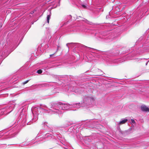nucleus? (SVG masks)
Wrapping results in <instances>:
<instances>
[{"label":"nucleus","instance_id":"f8f14e48","mask_svg":"<svg viewBox=\"0 0 149 149\" xmlns=\"http://www.w3.org/2000/svg\"><path fill=\"white\" fill-rule=\"evenodd\" d=\"M53 133V134H54V135H55V136H56L57 137V138L59 139L61 138L62 137V135H61V134H60L54 133Z\"/></svg>","mask_w":149,"mask_h":149},{"label":"nucleus","instance_id":"aec40b11","mask_svg":"<svg viewBox=\"0 0 149 149\" xmlns=\"http://www.w3.org/2000/svg\"><path fill=\"white\" fill-rule=\"evenodd\" d=\"M18 45H19V44H18ZM18 45H15L14 44V46L12 47V51H13L17 47V46Z\"/></svg>","mask_w":149,"mask_h":149},{"label":"nucleus","instance_id":"4468645a","mask_svg":"<svg viewBox=\"0 0 149 149\" xmlns=\"http://www.w3.org/2000/svg\"><path fill=\"white\" fill-rule=\"evenodd\" d=\"M68 90L70 91H72L74 92V87L72 86H70Z\"/></svg>","mask_w":149,"mask_h":149},{"label":"nucleus","instance_id":"bb28decb","mask_svg":"<svg viewBox=\"0 0 149 149\" xmlns=\"http://www.w3.org/2000/svg\"><path fill=\"white\" fill-rule=\"evenodd\" d=\"M131 120H132V122L133 123H135V121L134 120L132 119Z\"/></svg>","mask_w":149,"mask_h":149},{"label":"nucleus","instance_id":"ddd939ff","mask_svg":"<svg viewBox=\"0 0 149 149\" xmlns=\"http://www.w3.org/2000/svg\"><path fill=\"white\" fill-rule=\"evenodd\" d=\"M69 3L72 6H74V0H69Z\"/></svg>","mask_w":149,"mask_h":149},{"label":"nucleus","instance_id":"393cba45","mask_svg":"<svg viewBox=\"0 0 149 149\" xmlns=\"http://www.w3.org/2000/svg\"><path fill=\"white\" fill-rule=\"evenodd\" d=\"M76 56L78 58V59H79V58H80V56L79 54H77Z\"/></svg>","mask_w":149,"mask_h":149},{"label":"nucleus","instance_id":"f257e3e1","mask_svg":"<svg viewBox=\"0 0 149 149\" xmlns=\"http://www.w3.org/2000/svg\"><path fill=\"white\" fill-rule=\"evenodd\" d=\"M73 105L68 104H63L61 102L53 103L52 107L53 109H51L52 111L58 113H61V111L59 109L63 110H71V109L74 107Z\"/></svg>","mask_w":149,"mask_h":149},{"label":"nucleus","instance_id":"39448f33","mask_svg":"<svg viewBox=\"0 0 149 149\" xmlns=\"http://www.w3.org/2000/svg\"><path fill=\"white\" fill-rule=\"evenodd\" d=\"M23 110L24 109H22L21 110V112L20 113L19 116V118L20 120V121L22 123H24L26 121V113L24 112Z\"/></svg>","mask_w":149,"mask_h":149},{"label":"nucleus","instance_id":"72a5a7b5","mask_svg":"<svg viewBox=\"0 0 149 149\" xmlns=\"http://www.w3.org/2000/svg\"><path fill=\"white\" fill-rule=\"evenodd\" d=\"M46 124V123H44V125H45V124Z\"/></svg>","mask_w":149,"mask_h":149},{"label":"nucleus","instance_id":"a878e982","mask_svg":"<svg viewBox=\"0 0 149 149\" xmlns=\"http://www.w3.org/2000/svg\"><path fill=\"white\" fill-rule=\"evenodd\" d=\"M81 6L82 7H83V8H86V6L84 5H81Z\"/></svg>","mask_w":149,"mask_h":149},{"label":"nucleus","instance_id":"7c9ffc66","mask_svg":"<svg viewBox=\"0 0 149 149\" xmlns=\"http://www.w3.org/2000/svg\"><path fill=\"white\" fill-rule=\"evenodd\" d=\"M29 144H30V145L31 144V143H29ZM28 145V144H26V145Z\"/></svg>","mask_w":149,"mask_h":149},{"label":"nucleus","instance_id":"cd10ccee","mask_svg":"<svg viewBox=\"0 0 149 149\" xmlns=\"http://www.w3.org/2000/svg\"><path fill=\"white\" fill-rule=\"evenodd\" d=\"M31 123V121H30V122H28V123H27V125H29L30 124H31L30 123Z\"/></svg>","mask_w":149,"mask_h":149},{"label":"nucleus","instance_id":"c85d7f7f","mask_svg":"<svg viewBox=\"0 0 149 149\" xmlns=\"http://www.w3.org/2000/svg\"><path fill=\"white\" fill-rule=\"evenodd\" d=\"M17 134L15 133H14V134H13V136H15Z\"/></svg>","mask_w":149,"mask_h":149},{"label":"nucleus","instance_id":"9b49d317","mask_svg":"<svg viewBox=\"0 0 149 149\" xmlns=\"http://www.w3.org/2000/svg\"><path fill=\"white\" fill-rule=\"evenodd\" d=\"M73 124L72 122H66L65 123V124L63 126V127H66L70 125Z\"/></svg>","mask_w":149,"mask_h":149},{"label":"nucleus","instance_id":"473e14b6","mask_svg":"<svg viewBox=\"0 0 149 149\" xmlns=\"http://www.w3.org/2000/svg\"><path fill=\"white\" fill-rule=\"evenodd\" d=\"M17 42V41H15V43Z\"/></svg>","mask_w":149,"mask_h":149},{"label":"nucleus","instance_id":"c756f323","mask_svg":"<svg viewBox=\"0 0 149 149\" xmlns=\"http://www.w3.org/2000/svg\"><path fill=\"white\" fill-rule=\"evenodd\" d=\"M54 54H50V57H52V56Z\"/></svg>","mask_w":149,"mask_h":149},{"label":"nucleus","instance_id":"5701e85b","mask_svg":"<svg viewBox=\"0 0 149 149\" xmlns=\"http://www.w3.org/2000/svg\"><path fill=\"white\" fill-rule=\"evenodd\" d=\"M4 133H3V132L0 131V137H1V136H2L3 135Z\"/></svg>","mask_w":149,"mask_h":149},{"label":"nucleus","instance_id":"b1692460","mask_svg":"<svg viewBox=\"0 0 149 149\" xmlns=\"http://www.w3.org/2000/svg\"><path fill=\"white\" fill-rule=\"evenodd\" d=\"M72 17L71 15H69L68 16V19H70Z\"/></svg>","mask_w":149,"mask_h":149},{"label":"nucleus","instance_id":"1a4fd4ad","mask_svg":"<svg viewBox=\"0 0 149 149\" xmlns=\"http://www.w3.org/2000/svg\"><path fill=\"white\" fill-rule=\"evenodd\" d=\"M141 109L143 111H149V108L145 105L141 106Z\"/></svg>","mask_w":149,"mask_h":149},{"label":"nucleus","instance_id":"f704fd0d","mask_svg":"<svg viewBox=\"0 0 149 149\" xmlns=\"http://www.w3.org/2000/svg\"><path fill=\"white\" fill-rule=\"evenodd\" d=\"M11 47H12V45H11Z\"/></svg>","mask_w":149,"mask_h":149},{"label":"nucleus","instance_id":"412c9836","mask_svg":"<svg viewBox=\"0 0 149 149\" xmlns=\"http://www.w3.org/2000/svg\"><path fill=\"white\" fill-rule=\"evenodd\" d=\"M36 9H34L33 10L31 11L30 13L31 14H33V13H34L35 11H36Z\"/></svg>","mask_w":149,"mask_h":149},{"label":"nucleus","instance_id":"6e6552de","mask_svg":"<svg viewBox=\"0 0 149 149\" xmlns=\"http://www.w3.org/2000/svg\"><path fill=\"white\" fill-rule=\"evenodd\" d=\"M51 15V10H48V12L47 13V22L49 23V20Z\"/></svg>","mask_w":149,"mask_h":149},{"label":"nucleus","instance_id":"9d476101","mask_svg":"<svg viewBox=\"0 0 149 149\" xmlns=\"http://www.w3.org/2000/svg\"><path fill=\"white\" fill-rule=\"evenodd\" d=\"M74 125L71 126L68 130V132H74Z\"/></svg>","mask_w":149,"mask_h":149},{"label":"nucleus","instance_id":"2eb2a0df","mask_svg":"<svg viewBox=\"0 0 149 149\" xmlns=\"http://www.w3.org/2000/svg\"><path fill=\"white\" fill-rule=\"evenodd\" d=\"M127 121V119H125L122 120L121 121L120 123H119L120 124H124L126 123Z\"/></svg>","mask_w":149,"mask_h":149},{"label":"nucleus","instance_id":"a211bd4d","mask_svg":"<svg viewBox=\"0 0 149 149\" xmlns=\"http://www.w3.org/2000/svg\"><path fill=\"white\" fill-rule=\"evenodd\" d=\"M49 68H48V65H45L43 67V68L42 69H43L44 70H46L48 69Z\"/></svg>","mask_w":149,"mask_h":149},{"label":"nucleus","instance_id":"4be33fe9","mask_svg":"<svg viewBox=\"0 0 149 149\" xmlns=\"http://www.w3.org/2000/svg\"><path fill=\"white\" fill-rule=\"evenodd\" d=\"M29 81V80H27L25 81L24 82H23V84L24 85L25 84L27 83L28 82V81Z\"/></svg>","mask_w":149,"mask_h":149},{"label":"nucleus","instance_id":"f3484780","mask_svg":"<svg viewBox=\"0 0 149 149\" xmlns=\"http://www.w3.org/2000/svg\"><path fill=\"white\" fill-rule=\"evenodd\" d=\"M38 119V118H37L36 116L35 117L34 116L33 118L32 119V121L33 122H35Z\"/></svg>","mask_w":149,"mask_h":149},{"label":"nucleus","instance_id":"0eeeda50","mask_svg":"<svg viewBox=\"0 0 149 149\" xmlns=\"http://www.w3.org/2000/svg\"><path fill=\"white\" fill-rule=\"evenodd\" d=\"M74 43L73 42L68 43L66 44V46L69 49H72L73 50L74 49Z\"/></svg>","mask_w":149,"mask_h":149},{"label":"nucleus","instance_id":"f03ea898","mask_svg":"<svg viewBox=\"0 0 149 149\" xmlns=\"http://www.w3.org/2000/svg\"><path fill=\"white\" fill-rule=\"evenodd\" d=\"M15 107L13 104H9L5 107L0 109V116L4 114H8L11 112Z\"/></svg>","mask_w":149,"mask_h":149},{"label":"nucleus","instance_id":"6ab92c4d","mask_svg":"<svg viewBox=\"0 0 149 149\" xmlns=\"http://www.w3.org/2000/svg\"><path fill=\"white\" fill-rule=\"evenodd\" d=\"M42 70L41 69H39L36 72L38 74H41L42 73Z\"/></svg>","mask_w":149,"mask_h":149},{"label":"nucleus","instance_id":"c9c22d12","mask_svg":"<svg viewBox=\"0 0 149 149\" xmlns=\"http://www.w3.org/2000/svg\"><path fill=\"white\" fill-rule=\"evenodd\" d=\"M65 148L66 149V148Z\"/></svg>","mask_w":149,"mask_h":149},{"label":"nucleus","instance_id":"7ed1b4c3","mask_svg":"<svg viewBox=\"0 0 149 149\" xmlns=\"http://www.w3.org/2000/svg\"><path fill=\"white\" fill-rule=\"evenodd\" d=\"M52 104H51V106L50 107V108H52V109H49L46 105L40 104V106H42V107H44V108L40 107H37L34 108V111L37 112V111H36L38 109H41V110L44 111H47L49 112H50L51 111L53 112L52 110H51V109H53L52 107L51 108V107H52Z\"/></svg>","mask_w":149,"mask_h":149},{"label":"nucleus","instance_id":"2f4dec72","mask_svg":"<svg viewBox=\"0 0 149 149\" xmlns=\"http://www.w3.org/2000/svg\"><path fill=\"white\" fill-rule=\"evenodd\" d=\"M72 27H74V26H72Z\"/></svg>","mask_w":149,"mask_h":149},{"label":"nucleus","instance_id":"20e7f679","mask_svg":"<svg viewBox=\"0 0 149 149\" xmlns=\"http://www.w3.org/2000/svg\"><path fill=\"white\" fill-rule=\"evenodd\" d=\"M74 77L72 76L64 75L61 79L63 83L69 82L70 81H73L74 80Z\"/></svg>","mask_w":149,"mask_h":149},{"label":"nucleus","instance_id":"dca6fc26","mask_svg":"<svg viewBox=\"0 0 149 149\" xmlns=\"http://www.w3.org/2000/svg\"><path fill=\"white\" fill-rule=\"evenodd\" d=\"M70 20L69 19V20H68V21H67L66 22H65L63 23L62 24H61V27H62V26H64V25H66V24H67V23L68 22H70Z\"/></svg>","mask_w":149,"mask_h":149},{"label":"nucleus","instance_id":"423d86ee","mask_svg":"<svg viewBox=\"0 0 149 149\" xmlns=\"http://www.w3.org/2000/svg\"><path fill=\"white\" fill-rule=\"evenodd\" d=\"M42 135V136L40 138H42L45 139V140H47L51 139L54 138L55 137V135H54V134H52L49 133H47L45 134Z\"/></svg>","mask_w":149,"mask_h":149}]
</instances>
